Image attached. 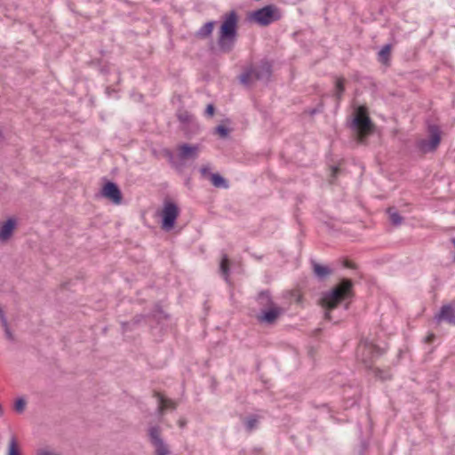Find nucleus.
Here are the masks:
<instances>
[{
	"label": "nucleus",
	"instance_id": "f257e3e1",
	"mask_svg": "<svg viewBox=\"0 0 455 455\" xmlns=\"http://www.w3.org/2000/svg\"><path fill=\"white\" fill-rule=\"evenodd\" d=\"M354 283L351 279L341 278L330 291L322 293L320 305L324 309V319L331 321V312L343 301L354 297Z\"/></svg>",
	"mask_w": 455,
	"mask_h": 455
},
{
	"label": "nucleus",
	"instance_id": "f03ea898",
	"mask_svg": "<svg viewBox=\"0 0 455 455\" xmlns=\"http://www.w3.org/2000/svg\"><path fill=\"white\" fill-rule=\"evenodd\" d=\"M239 16L236 11L231 10L221 16V23L218 31L217 45L220 52L230 53L238 37Z\"/></svg>",
	"mask_w": 455,
	"mask_h": 455
},
{
	"label": "nucleus",
	"instance_id": "7ed1b4c3",
	"mask_svg": "<svg viewBox=\"0 0 455 455\" xmlns=\"http://www.w3.org/2000/svg\"><path fill=\"white\" fill-rule=\"evenodd\" d=\"M385 352V348L379 347L368 339L362 338L356 348V357L366 368L370 369L373 362L383 355Z\"/></svg>",
	"mask_w": 455,
	"mask_h": 455
},
{
	"label": "nucleus",
	"instance_id": "20e7f679",
	"mask_svg": "<svg viewBox=\"0 0 455 455\" xmlns=\"http://www.w3.org/2000/svg\"><path fill=\"white\" fill-rule=\"evenodd\" d=\"M348 126L357 134L360 141H363L373 130V123L363 107L355 110Z\"/></svg>",
	"mask_w": 455,
	"mask_h": 455
},
{
	"label": "nucleus",
	"instance_id": "39448f33",
	"mask_svg": "<svg viewBox=\"0 0 455 455\" xmlns=\"http://www.w3.org/2000/svg\"><path fill=\"white\" fill-rule=\"evenodd\" d=\"M427 139L416 142V148L422 154L435 152L442 140V131L439 125L427 121Z\"/></svg>",
	"mask_w": 455,
	"mask_h": 455
},
{
	"label": "nucleus",
	"instance_id": "423d86ee",
	"mask_svg": "<svg viewBox=\"0 0 455 455\" xmlns=\"http://www.w3.org/2000/svg\"><path fill=\"white\" fill-rule=\"evenodd\" d=\"M281 12L275 4H267L250 13V20L266 27L281 19Z\"/></svg>",
	"mask_w": 455,
	"mask_h": 455
},
{
	"label": "nucleus",
	"instance_id": "0eeeda50",
	"mask_svg": "<svg viewBox=\"0 0 455 455\" xmlns=\"http://www.w3.org/2000/svg\"><path fill=\"white\" fill-rule=\"evenodd\" d=\"M180 215V209L178 205L170 200L164 202V207L161 212V228L163 230H172L176 223Z\"/></svg>",
	"mask_w": 455,
	"mask_h": 455
},
{
	"label": "nucleus",
	"instance_id": "6e6552de",
	"mask_svg": "<svg viewBox=\"0 0 455 455\" xmlns=\"http://www.w3.org/2000/svg\"><path fill=\"white\" fill-rule=\"evenodd\" d=\"M150 444L154 447V455H169L171 450L162 436V428L158 425L151 426L148 429Z\"/></svg>",
	"mask_w": 455,
	"mask_h": 455
},
{
	"label": "nucleus",
	"instance_id": "1a4fd4ad",
	"mask_svg": "<svg viewBox=\"0 0 455 455\" xmlns=\"http://www.w3.org/2000/svg\"><path fill=\"white\" fill-rule=\"evenodd\" d=\"M176 116L181 124V130L188 138H190L192 135L198 132L200 128L199 124L195 121L194 116L188 111L180 109L178 110Z\"/></svg>",
	"mask_w": 455,
	"mask_h": 455
},
{
	"label": "nucleus",
	"instance_id": "9d476101",
	"mask_svg": "<svg viewBox=\"0 0 455 455\" xmlns=\"http://www.w3.org/2000/svg\"><path fill=\"white\" fill-rule=\"evenodd\" d=\"M101 196L108 199L114 204H120L123 200V195L118 185L111 180H107L101 188Z\"/></svg>",
	"mask_w": 455,
	"mask_h": 455
},
{
	"label": "nucleus",
	"instance_id": "9b49d317",
	"mask_svg": "<svg viewBox=\"0 0 455 455\" xmlns=\"http://www.w3.org/2000/svg\"><path fill=\"white\" fill-rule=\"evenodd\" d=\"M255 81H269L272 76V64L264 59L256 66L250 67Z\"/></svg>",
	"mask_w": 455,
	"mask_h": 455
},
{
	"label": "nucleus",
	"instance_id": "f8f14e48",
	"mask_svg": "<svg viewBox=\"0 0 455 455\" xmlns=\"http://www.w3.org/2000/svg\"><path fill=\"white\" fill-rule=\"evenodd\" d=\"M283 314V308L277 305L271 307L261 308L256 318L259 323L265 324H274Z\"/></svg>",
	"mask_w": 455,
	"mask_h": 455
},
{
	"label": "nucleus",
	"instance_id": "ddd939ff",
	"mask_svg": "<svg viewBox=\"0 0 455 455\" xmlns=\"http://www.w3.org/2000/svg\"><path fill=\"white\" fill-rule=\"evenodd\" d=\"M435 319L437 322H445L450 325L455 326V301L443 305L435 315Z\"/></svg>",
	"mask_w": 455,
	"mask_h": 455
},
{
	"label": "nucleus",
	"instance_id": "4468645a",
	"mask_svg": "<svg viewBox=\"0 0 455 455\" xmlns=\"http://www.w3.org/2000/svg\"><path fill=\"white\" fill-rule=\"evenodd\" d=\"M198 145L181 144L179 147V157L181 160L196 159L198 156Z\"/></svg>",
	"mask_w": 455,
	"mask_h": 455
},
{
	"label": "nucleus",
	"instance_id": "2eb2a0df",
	"mask_svg": "<svg viewBox=\"0 0 455 455\" xmlns=\"http://www.w3.org/2000/svg\"><path fill=\"white\" fill-rule=\"evenodd\" d=\"M311 266L314 275L319 280L323 281L327 279L329 275H331L332 270L328 266H323L316 262L315 260H311Z\"/></svg>",
	"mask_w": 455,
	"mask_h": 455
},
{
	"label": "nucleus",
	"instance_id": "dca6fc26",
	"mask_svg": "<svg viewBox=\"0 0 455 455\" xmlns=\"http://www.w3.org/2000/svg\"><path fill=\"white\" fill-rule=\"evenodd\" d=\"M17 221L14 218H9L0 228V241H6L12 235L16 228Z\"/></svg>",
	"mask_w": 455,
	"mask_h": 455
},
{
	"label": "nucleus",
	"instance_id": "f3484780",
	"mask_svg": "<svg viewBox=\"0 0 455 455\" xmlns=\"http://www.w3.org/2000/svg\"><path fill=\"white\" fill-rule=\"evenodd\" d=\"M150 315L139 314L136 315L131 321L121 322L123 332L134 331L141 323H143Z\"/></svg>",
	"mask_w": 455,
	"mask_h": 455
},
{
	"label": "nucleus",
	"instance_id": "a211bd4d",
	"mask_svg": "<svg viewBox=\"0 0 455 455\" xmlns=\"http://www.w3.org/2000/svg\"><path fill=\"white\" fill-rule=\"evenodd\" d=\"M256 301L261 308H267L276 305L273 299L271 293L268 290L261 291L256 297Z\"/></svg>",
	"mask_w": 455,
	"mask_h": 455
},
{
	"label": "nucleus",
	"instance_id": "6ab92c4d",
	"mask_svg": "<svg viewBox=\"0 0 455 455\" xmlns=\"http://www.w3.org/2000/svg\"><path fill=\"white\" fill-rule=\"evenodd\" d=\"M155 396L157 398L158 402V407H157V413L160 416H163L164 414V411L166 410V403H170L172 405V410H175L177 407V404L172 400L166 398L164 395H163L160 393L156 392Z\"/></svg>",
	"mask_w": 455,
	"mask_h": 455
},
{
	"label": "nucleus",
	"instance_id": "aec40b11",
	"mask_svg": "<svg viewBox=\"0 0 455 455\" xmlns=\"http://www.w3.org/2000/svg\"><path fill=\"white\" fill-rule=\"evenodd\" d=\"M215 23L216 22L214 20L206 22L196 32V36L199 39H206L210 37L212 34Z\"/></svg>",
	"mask_w": 455,
	"mask_h": 455
},
{
	"label": "nucleus",
	"instance_id": "412c9836",
	"mask_svg": "<svg viewBox=\"0 0 455 455\" xmlns=\"http://www.w3.org/2000/svg\"><path fill=\"white\" fill-rule=\"evenodd\" d=\"M219 269L223 278L228 282L230 274V262L226 253L222 254Z\"/></svg>",
	"mask_w": 455,
	"mask_h": 455
},
{
	"label": "nucleus",
	"instance_id": "4be33fe9",
	"mask_svg": "<svg viewBox=\"0 0 455 455\" xmlns=\"http://www.w3.org/2000/svg\"><path fill=\"white\" fill-rule=\"evenodd\" d=\"M259 416L256 414H251L248 417H246L243 420L245 429L247 432L251 433L254 429L258 427Z\"/></svg>",
	"mask_w": 455,
	"mask_h": 455
},
{
	"label": "nucleus",
	"instance_id": "5701e85b",
	"mask_svg": "<svg viewBox=\"0 0 455 455\" xmlns=\"http://www.w3.org/2000/svg\"><path fill=\"white\" fill-rule=\"evenodd\" d=\"M210 180L215 188H228V180L218 172L211 173Z\"/></svg>",
	"mask_w": 455,
	"mask_h": 455
},
{
	"label": "nucleus",
	"instance_id": "b1692460",
	"mask_svg": "<svg viewBox=\"0 0 455 455\" xmlns=\"http://www.w3.org/2000/svg\"><path fill=\"white\" fill-rule=\"evenodd\" d=\"M387 212L388 213L389 220L392 225L397 227L402 224L403 218L400 215L395 207L387 208Z\"/></svg>",
	"mask_w": 455,
	"mask_h": 455
},
{
	"label": "nucleus",
	"instance_id": "393cba45",
	"mask_svg": "<svg viewBox=\"0 0 455 455\" xmlns=\"http://www.w3.org/2000/svg\"><path fill=\"white\" fill-rule=\"evenodd\" d=\"M391 44H387L380 49V51L378 53L379 62L387 64L389 61L391 55Z\"/></svg>",
	"mask_w": 455,
	"mask_h": 455
},
{
	"label": "nucleus",
	"instance_id": "a878e982",
	"mask_svg": "<svg viewBox=\"0 0 455 455\" xmlns=\"http://www.w3.org/2000/svg\"><path fill=\"white\" fill-rule=\"evenodd\" d=\"M345 78L339 77L335 81V93L337 100L339 101L342 98L343 93L345 92Z\"/></svg>",
	"mask_w": 455,
	"mask_h": 455
},
{
	"label": "nucleus",
	"instance_id": "bb28decb",
	"mask_svg": "<svg viewBox=\"0 0 455 455\" xmlns=\"http://www.w3.org/2000/svg\"><path fill=\"white\" fill-rule=\"evenodd\" d=\"M239 81L245 86L250 85L252 81H255L253 79L252 72L250 68H248L244 72H243L239 76Z\"/></svg>",
	"mask_w": 455,
	"mask_h": 455
},
{
	"label": "nucleus",
	"instance_id": "cd10ccee",
	"mask_svg": "<svg viewBox=\"0 0 455 455\" xmlns=\"http://www.w3.org/2000/svg\"><path fill=\"white\" fill-rule=\"evenodd\" d=\"M7 455H22L15 437H12L10 440Z\"/></svg>",
	"mask_w": 455,
	"mask_h": 455
},
{
	"label": "nucleus",
	"instance_id": "c85d7f7f",
	"mask_svg": "<svg viewBox=\"0 0 455 455\" xmlns=\"http://www.w3.org/2000/svg\"><path fill=\"white\" fill-rule=\"evenodd\" d=\"M374 376L382 381L392 379V374L389 370H381L379 368L374 369Z\"/></svg>",
	"mask_w": 455,
	"mask_h": 455
},
{
	"label": "nucleus",
	"instance_id": "c756f323",
	"mask_svg": "<svg viewBox=\"0 0 455 455\" xmlns=\"http://www.w3.org/2000/svg\"><path fill=\"white\" fill-rule=\"evenodd\" d=\"M27 405V401L24 397H19L14 402L13 409L17 413H23Z\"/></svg>",
	"mask_w": 455,
	"mask_h": 455
},
{
	"label": "nucleus",
	"instance_id": "7c9ffc66",
	"mask_svg": "<svg viewBox=\"0 0 455 455\" xmlns=\"http://www.w3.org/2000/svg\"><path fill=\"white\" fill-rule=\"evenodd\" d=\"M214 132L218 134L220 138L226 139L229 135L230 130L225 125L220 124L215 128Z\"/></svg>",
	"mask_w": 455,
	"mask_h": 455
},
{
	"label": "nucleus",
	"instance_id": "2f4dec72",
	"mask_svg": "<svg viewBox=\"0 0 455 455\" xmlns=\"http://www.w3.org/2000/svg\"><path fill=\"white\" fill-rule=\"evenodd\" d=\"M323 105L321 103L316 108H313L307 110V113L309 116H315L318 113H321L323 111Z\"/></svg>",
	"mask_w": 455,
	"mask_h": 455
},
{
	"label": "nucleus",
	"instance_id": "473e14b6",
	"mask_svg": "<svg viewBox=\"0 0 455 455\" xmlns=\"http://www.w3.org/2000/svg\"><path fill=\"white\" fill-rule=\"evenodd\" d=\"M215 113V107L213 104L210 103L206 106V108H205V111H204V114L205 116H207L208 117H212L213 115Z\"/></svg>",
	"mask_w": 455,
	"mask_h": 455
},
{
	"label": "nucleus",
	"instance_id": "72a5a7b5",
	"mask_svg": "<svg viewBox=\"0 0 455 455\" xmlns=\"http://www.w3.org/2000/svg\"><path fill=\"white\" fill-rule=\"evenodd\" d=\"M340 168L339 166H332L331 167V182L332 183L334 181V179L337 178V176L340 173Z\"/></svg>",
	"mask_w": 455,
	"mask_h": 455
},
{
	"label": "nucleus",
	"instance_id": "f704fd0d",
	"mask_svg": "<svg viewBox=\"0 0 455 455\" xmlns=\"http://www.w3.org/2000/svg\"><path fill=\"white\" fill-rule=\"evenodd\" d=\"M0 321H1V324L4 328V330L9 328V324H8L7 318L5 316L4 312L2 315H0Z\"/></svg>",
	"mask_w": 455,
	"mask_h": 455
},
{
	"label": "nucleus",
	"instance_id": "c9c22d12",
	"mask_svg": "<svg viewBox=\"0 0 455 455\" xmlns=\"http://www.w3.org/2000/svg\"><path fill=\"white\" fill-rule=\"evenodd\" d=\"M4 334H5V338L7 339H9L10 341H13L14 340V335L12 332V331L10 330V328L4 330Z\"/></svg>",
	"mask_w": 455,
	"mask_h": 455
},
{
	"label": "nucleus",
	"instance_id": "e433bc0d",
	"mask_svg": "<svg viewBox=\"0 0 455 455\" xmlns=\"http://www.w3.org/2000/svg\"><path fill=\"white\" fill-rule=\"evenodd\" d=\"M156 311L157 313H159V314L163 315V316H164V319H168V318H169V315H168L167 314H165V313L163 311V309H162L161 306H160V305H158V304H157V305H156Z\"/></svg>",
	"mask_w": 455,
	"mask_h": 455
},
{
	"label": "nucleus",
	"instance_id": "4c0bfd02",
	"mask_svg": "<svg viewBox=\"0 0 455 455\" xmlns=\"http://www.w3.org/2000/svg\"><path fill=\"white\" fill-rule=\"evenodd\" d=\"M156 311L157 313H159V314L163 315V316H164V319H168V318H169V315H168L167 314H165V313L163 311V309H162L161 306H160V305H158V304H157V305H156Z\"/></svg>",
	"mask_w": 455,
	"mask_h": 455
},
{
	"label": "nucleus",
	"instance_id": "58836bf2",
	"mask_svg": "<svg viewBox=\"0 0 455 455\" xmlns=\"http://www.w3.org/2000/svg\"><path fill=\"white\" fill-rule=\"evenodd\" d=\"M178 425L180 428H184L187 426V419L185 418H180L178 420Z\"/></svg>",
	"mask_w": 455,
	"mask_h": 455
},
{
	"label": "nucleus",
	"instance_id": "ea45409f",
	"mask_svg": "<svg viewBox=\"0 0 455 455\" xmlns=\"http://www.w3.org/2000/svg\"><path fill=\"white\" fill-rule=\"evenodd\" d=\"M100 72L101 74H103V75H107V74H108V73H109V68H108V66H106V65H105V66H100Z\"/></svg>",
	"mask_w": 455,
	"mask_h": 455
},
{
	"label": "nucleus",
	"instance_id": "a19ab883",
	"mask_svg": "<svg viewBox=\"0 0 455 455\" xmlns=\"http://www.w3.org/2000/svg\"><path fill=\"white\" fill-rule=\"evenodd\" d=\"M165 156H168L170 162L175 165V164L172 162V159H173V154L170 151V150H167L166 153H165Z\"/></svg>",
	"mask_w": 455,
	"mask_h": 455
},
{
	"label": "nucleus",
	"instance_id": "79ce46f5",
	"mask_svg": "<svg viewBox=\"0 0 455 455\" xmlns=\"http://www.w3.org/2000/svg\"><path fill=\"white\" fill-rule=\"evenodd\" d=\"M91 65H95V66L100 67L101 66V60L100 59L93 60L91 61Z\"/></svg>",
	"mask_w": 455,
	"mask_h": 455
},
{
	"label": "nucleus",
	"instance_id": "37998d69",
	"mask_svg": "<svg viewBox=\"0 0 455 455\" xmlns=\"http://www.w3.org/2000/svg\"><path fill=\"white\" fill-rule=\"evenodd\" d=\"M344 267H348V268H354L355 267V264H353L352 262H350L348 260H346L344 262Z\"/></svg>",
	"mask_w": 455,
	"mask_h": 455
},
{
	"label": "nucleus",
	"instance_id": "c03bdc74",
	"mask_svg": "<svg viewBox=\"0 0 455 455\" xmlns=\"http://www.w3.org/2000/svg\"><path fill=\"white\" fill-rule=\"evenodd\" d=\"M209 171V168L207 166H202L200 172L203 175H205Z\"/></svg>",
	"mask_w": 455,
	"mask_h": 455
},
{
	"label": "nucleus",
	"instance_id": "a18cd8bd",
	"mask_svg": "<svg viewBox=\"0 0 455 455\" xmlns=\"http://www.w3.org/2000/svg\"><path fill=\"white\" fill-rule=\"evenodd\" d=\"M344 308L345 310H347L349 308V302L345 303Z\"/></svg>",
	"mask_w": 455,
	"mask_h": 455
},
{
	"label": "nucleus",
	"instance_id": "49530a36",
	"mask_svg": "<svg viewBox=\"0 0 455 455\" xmlns=\"http://www.w3.org/2000/svg\"><path fill=\"white\" fill-rule=\"evenodd\" d=\"M167 409H172V405L170 403H166V410Z\"/></svg>",
	"mask_w": 455,
	"mask_h": 455
},
{
	"label": "nucleus",
	"instance_id": "de8ad7c7",
	"mask_svg": "<svg viewBox=\"0 0 455 455\" xmlns=\"http://www.w3.org/2000/svg\"><path fill=\"white\" fill-rule=\"evenodd\" d=\"M105 53H106V52H105L104 50H101V51H100V54H101V55H105Z\"/></svg>",
	"mask_w": 455,
	"mask_h": 455
},
{
	"label": "nucleus",
	"instance_id": "09e8293b",
	"mask_svg": "<svg viewBox=\"0 0 455 455\" xmlns=\"http://www.w3.org/2000/svg\"><path fill=\"white\" fill-rule=\"evenodd\" d=\"M3 138L2 131L0 130V140Z\"/></svg>",
	"mask_w": 455,
	"mask_h": 455
}]
</instances>
